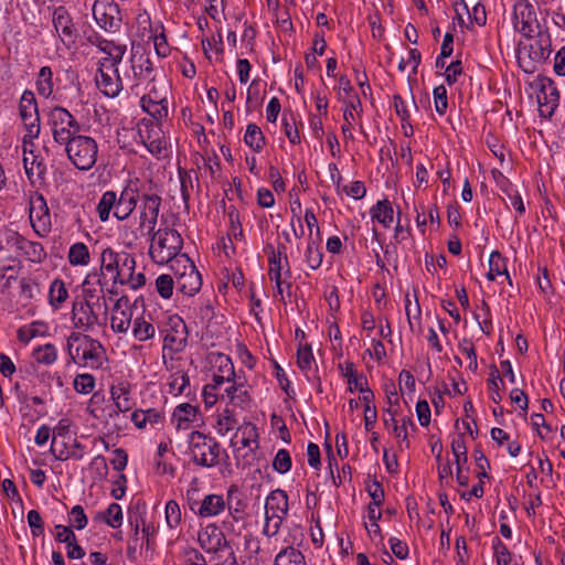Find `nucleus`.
Returning <instances> with one entry per match:
<instances>
[{"label":"nucleus","mask_w":565,"mask_h":565,"mask_svg":"<svg viewBox=\"0 0 565 565\" xmlns=\"http://www.w3.org/2000/svg\"><path fill=\"white\" fill-rule=\"evenodd\" d=\"M97 309L100 303H92L89 300L76 298L72 306V322L76 329L90 331L96 324H100Z\"/></svg>","instance_id":"obj_16"},{"label":"nucleus","mask_w":565,"mask_h":565,"mask_svg":"<svg viewBox=\"0 0 565 565\" xmlns=\"http://www.w3.org/2000/svg\"><path fill=\"white\" fill-rule=\"evenodd\" d=\"M156 245L151 244L149 255L151 259L159 265L168 264L174 260V264H180L181 250L183 247V238L181 234L170 227L159 228L148 234Z\"/></svg>","instance_id":"obj_2"},{"label":"nucleus","mask_w":565,"mask_h":565,"mask_svg":"<svg viewBox=\"0 0 565 565\" xmlns=\"http://www.w3.org/2000/svg\"><path fill=\"white\" fill-rule=\"evenodd\" d=\"M320 243L321 233L320 228L317 227V237L316 239L308 238V244L305 252V260L307 265L313 270L318 269L321 266L323 259V253Z\"/></svg>","instance_id":"obj_28"},{"label":"nucleus","mask_w":565,"mask_h":565,"mask_svg":"<svg viewBox=\"0 0 565 565\" xmlns=\"http://www.w3.org/2000/svg\"><path fill=\"white\" fill-rule=\"evenodd\" d=\"M174 289L173 278L168 274H162L156 279V290L163 299H170Z\"/></svg>","instance_id":"obj_56"},{"label":"nucleus","mask_w":565,"mask_h":565,"mask_svg":"<svg viewBox=\"0 0 565 565\" xmlns=\"http://www.w3.org/2000/svg\"><path fill=\"white\" fill-rule=\"evenodd\" d=\"M40 199L42 201V205L36 213L34 211V209H31L30 221H31L34 232L40 237H45L49 234V232L51 231V217H50L49 207H47L45 201L43 200L42 196Z\"/></svg>","instance_id":"obj_27"},{"label":"nucleus","mask_w":565,"mask_h":565,"mask_svg":"<svg viewBox=\"0 0 565 565\" xmlns=\"http://www.w3.org/2000/svg\"><path fill=\"white\" fill-rule=\"evenodd\" d=\"M211 363L217 369V373L224 374L226 377L234 380L236 377L232 359L223 353L212 354Z\"/></svg>","instance_id":"obj_45"},{"label":"nucleus","mask_w":565,"mask_h":565,"mask_svg":"<svg viewBox=\"0 0 565 565\" xmlns=\"http://www.w3.org/2000/svg\"><path fill=\"white\" fill-rule=\"evenodd\" d=\"M96 520L105 522L113 529L120 527L124 520L121 507L116 502L110 503L105 511L97 513Z\"/></svg>","instance_id":"obj_37"},{"label":"nucleus","mask_w":565,"mask_h":565,"mask_svg":"<svg viewBox=\"0 0 565 565\" xmlns=\"http://www.w3.org/2000/svg\"><path fill=\"white\" fill-rule=\"evenodd\" d=\"M104 278H105L104 273H97V271L89 273L85 277V279L82 284L83 298H79V300H89V302H92V303H94V302L100 303V299H103L104 308L106 311L107 306L105 302V298H104V296L99 295V294H103V291H104V285H105Z\"/></svg>","instance_id":"obj_22"},{"label":"nucleus","mask_w":565,"mask_h":565,"mask_svg":"<svg viewBox=\"0 0 565 565\" xmlns=\"http://www.w3.org/2000/svg\"><path fill=\"white\" fill-rule=\"evenodd\" d=\"M282 126H284L285 135L288 138V140L292 145H299L301 142V138L299 135L298 127L296 125L295 117L291 113L289 114V118H288V115L286 113H284Z\"/></svg>","instance_id":"obj_53"},{"label":"nucleus","mask_w":565,"mask_h":565,"mask_svg":"<svg viewBox=\"0 0 565 565\" xmlns=\"http://www.w3.org/2000/svg\"><path fill=\"white\" fill-rule=\"evenodd\" d=\"M387 414H390V422H392V431L396 438H399L403 443H405V446L409 447V440H408V434H407V426L409 425L413 429H416L415 424L409 416H404L401 419V424L395 418V412L388 407L385 409Z\"/></svg>","instance_id":"obj_34"},{"label":"nucleus","mask_w":565,"mask_h":565,"mask_svg":"<svg viewBox=\"0 0 565 565\" xmlns=\"http://www.w3.org/2000/svg\"><path fill=\"white\" fill-rule=\"evenodd\" d=\"M535 88L541 116L552 117L559 103V92L555 82L547 76L539 75Z\"/></svg>","instance_id":"obj_13"},{"label":"nucleus","mask_w":565,"mask_h":565,"mask_svg":"<svg viewBox=\"0 0 565 565\" xmlns=\"http://www.w3.org/2000/svg\"><path fill=\"white\" fill-rule=\"evenodd\" d=\"M435 110L440 116L445 115L448 108L447 89L444 85L436 86L433 90Z\"/></svg>","instance_id":"obj_59"},{"label":"nucleus","mask_w":565,"mask_h":565,"mask_svg":"<svg viewBox=\"0 0 565 565\" xmlns=\"http://www.w3.org/2000/svg\"><path fill=\"white\" fill-rule=\"evenodd\" d=\"M95 377L89 373L77 374L74 379V390L79 394H89L95 388Z\"/></svg>","instance_id":"obj_52"},{"label":"nucleus","mask_w":565,"mask_h":565,"mask_svg":"<svg viewBox=\"0 0 565 565\" xmlns=\"http://www.w3.org/2000/svg\"><path fill=\"white\" fill-rule=\"evenodd\" d=\"M166 520L169 527L174 529L181 522V510L177 501L169 500L166 504Z\"/></svg>","instance_id":"obj_64"},{"label":"nucleus","mask_w":565,"mask_h":565,"mask_svg":"<svg viewBox=\"0 0 565 565\" xmlns=\"http://www.w3.org/2000/svg\"><path fill=\"white\" fill-rule=\"evenodd\" d=\"M170 329L166 330L163 337V353L169 351L171 354L182 352L188 343V329L180 317L170 318ZM166 355L163 354V358Z\"/></svg>","instance_id":"obj_20"},{"label":"nucleus","mask_w":565,"mask_h":565,"mask_svg":"<svg viewBox=\"0 0 565 565\" xmlns=\"http://www.w3.org/2000/svg\"><path fill=\"white\" fill-rule=\"evenodd\" d=\"M92 11L94 20L104 31L115 33L120 30L121 10L114 0H95Z\"/></svg>","instance_id":"obj_12"},{"label":"nucleus","mask_w":565,"mask_h":565,"mask_svg":"<svg viewBox=\"0 0 565 565\" xmlns=\"http://www.w3.org/2000/svg\"><path fill=\"white\" fill-rule=\"evenodd\" d=\"M22 254L32 263H42L46 258V252L40 242L28 241Z\"/></svg>","instance_id":"obj_51"},{"label":"nucleus","mask_w":565,"mask_h":565,"mask_svg":"<svg viewBox=\"0 0 565 565\" xmlns=\"http://www.w3.org/2000/svg\"><path fill=\"white\" fill-rule=\"evenodd\" d=\"M95 82L99 92L110 98L118 96L122 89V81L119 73L111 76L104 70L98 68Z\"/></svg>","instance_id":"obj_25"},{"label":"nucleus","mask_w":565,"mask_h":565,"mask_svg":"<svg viewBox=\"0 0 565 565\" xmlns=\"http://www.w3.org/2000/svg\"><path fill=\"white\" fill-rule=\"evenodd\" d=\"M529 43L523 46L526 52V58L518 57L519 65L526 74H532L537 70L539 65L544 64L552 53V39L548 29L523 35Z\"/></svg>","instance_id":"obj_3"},{"label":"nucleus","mask_w":565,"mask_h":565,"mask_svg":"<svg viewBox=\"0 0 565 565\" xmlns=\"http://www.w3.org/2000/svg\"><path fill=\"white\" fill-rule=\"evenodd\" d=\"M372 220L377 221L384 227H390L394 218V210L387 199L380 200L370 210Z\"/></svg>","instance_id":"obj_33"},{"label":"nucleus","mask_w":565,"mask_h":565,"mask_svg":"<svg viewBox=\"0 0 565 565\" xmlns=\"http://www.w3.org/2000/svg\"><path fill=\"white\" fill-rule=\"evenodd\" d=\"M156 329L152 323L142 317L135 319L132 324V334L136 340L143 342L154 337Z\"/></svg>","instance_id":"obj_43"},{"label":"nucleus","mask_w":565,"mask_h":565,"mask_svg":"<svg viewBox=\"0 0 565 565\" xmlns=\"http://www.w3.org/2000/svg\"><path fill=\"white\" fill-rule=\"evenodd\" d=\"M110 394L111 398L115 401L116 415L118 413H126L131 409L132 403L129 396V391L125 385L119 384L118 386L111 387Z\"/></svg>","instance_id":"obj_40"},{"label":"nucleus","mask_w":565,"mask_h":565,"mask_svg":"<svg viewBox=\"0 0 565 565\" xmlns=\"http://www.w3.org/2000/svg\"><path fill=\"white\" fill-rule=\"evenodd\" d=\"M500 384L503 385V380L500 377L498 367L493 364L490 367V379L488 380V388L491 392L490 398L495 404H499L502 401V395L500 393Z\"/></svg>","instance_id":"obj_50"},{"label":"nucleus","mask_w":565,"mask_h":565,"mask_svg":"<svg viewBox=\"0 0 565 565\" xmlns=\"http://www.w3.org/2000/svg\"><path fill=\"white\" fill-rule=\"evenodd\" d=\"M70 526L76 530H83L87 526L88 519L84 511V508L79 504L74 505L70 512Z\"/></svg>","instance_id":"obj_57"},{"label":"nucleus","mask_w":565,"mask_h":565,"mask_svg":"<svg viewBox=\"0 0 565 565\" xmlns=\"http://www.w3.org/2000/svg\"><path fill=\"white\" fill-rule=\"evenodd\" d=\"M232 492H233V490L230 489L228 493H227L226 507L228 509V513L232 516V519L235 522H242L245 520V516H246V512H245L246 504L243 503L241 500H237L234 505L232 502Z\"/></svg>","instance_id":"obj_58"},{"label":"nucleus","mask_w":565,"mask_h":565,"mask_svg":"<svg viewBox=\"0 0 565 565\" xmlns=\"http://www.w3.org/2000/svg\"><path fill=\"white\" fill-rule=\"evenodd\" d=\"M45 323L41 321H34L26 328H20L18 330V338L22 342H29L31 339L43 335L44 332L40 330V328H45Z\"/></svg>","instance_id":"obj_60"},{"label":"nucleus","mask_w":565,"mask_h":565,"mask_svg":"<svg viewBox=\"0 0 565 565\" xmlns=\"http://www.w3.org/2000/svg\"><path fill=\"white\" fill-rule=\"evenodd\" d=\"M131 317V310H117V312L113 311L110 319L111 330L116 333H125L130 327Z\"/></svg>","instance_id":"obj_47"},{"label":"nucleus","mask_w":565,"mask_h":565,"mask_svg":"<svg viewBox=\"0 0 565 565\" xmlns=\"http://www.w3.org/2000/svg\"><path fill=\"white\" fill-rule=\"evenodd\" d=\"M143 143L148 151L157 158H160L162 152L167 149L166 139L160 136L153 137L151 134H148L147 139L143 140Z\"/></svg>","instance_id":"obj_61"},{"label":"nucleus","mask_w":565,"mask_h":565,"mask_svg":"<svg viewBox=\"0 0 565 565\" xmlns=\"http://www.w3.org/2000/svg\"><path fill=\"white\" fill-rule=\"evenodd\" d=\"M540 8L530 0H518L513 6V26L521 35H531L548 29L546 17L539 18Z\"/></svg>","instance_id":"obj_7"},{"label":"nucleus","mask_w":565,"mask_h":565,"mask_svg":"<svg viewBox=\"0 0 565 565\" xmlns=\"http://www.w3.org/2000/svg\"><path fill=\"white\" fill-rule=\"evenodd\" d=\"M51 452L56 460L65 461L70 458L81 460V455L75 451H70V447L66 440H57L56 436H53L51 444Z\"/></svg>","instance_id":"obj_46"},{"label":"nucleus","mask_w":565,"mask_h":565,"mask_svg":"<svg viewBox=\"0 0 565 565\" xmlns=\"http://www.w3.org/2000/svg\"><path fill=\"white\" fill-rule=\"evenodd\" d=\"M38 94L43 98H50L54 92L53 72L50 66H42L35 79Z\"/></svg>","instance_id":"obj_32"},{"label":"nucleus","mask_w":565,"mask_h":565,"mask_svg":"<svg viewBox=\"0 0 565 565\" xmlns=\"http://www.w3.org/2000/svg\"><path fill=\"white\" fill-rule=\"evenodd\" d=\"M493 555L497 561V565H511L512 554L508 546L500 540L499 536H494L492 540Z\"/></svg>","instance_id":"obj_49"},{"label":"nucleus","mask_w":565,"mask_h":565,"mask_svg":"<svg viewBox=\"0 0 565 565\" xmlns=\"http://www.w3.org/2000/svg\"><path fill=\"white\" fill-rule=\"evenodd\" d=\"M130 66L132 71L134 87L143 83L156 81V70L149 53L145 50H134L130 56Z\"/></svg>","instance_id":"obj_18"},{"label":"nucleus","mask_w":565,"mask_h":565,"mask_svg":"<svg viewBox=\"0 0 565 565\" xmlns=\"http://www.w3.org/2000/svg\"><path fill=\"white\" fill-rule=\"evenodd\" d=\"M64 146L67 158L78 170L88 171L95 166L98 145L93 137L78 134Z\"/></svg>","instance_id":"obj_6"},{"label":"nucleus","mask_w":565,"mask_h":565,"mask_svg":"<svg viewBox=\"0 0 565 565\" xmlns=\"http://www.w3.org/2000/svg\"><path fill=\"white\" fill-rule=\"evenodd\" d=\"M288 495L285 490H273L266 499V515L264 533L273 536L278 533L282 521L288 515Z\"/></svg>","instance_id":"obj_10"},{"label":"nucleus","mask_w":565,"mask_h":565,"mask_svg":"<svg viewBox=\"0 0 565 565\" xmlns=\"http://www.w3.org/2000/svg\"><path fill=\"white\" fill-rule=\"evenodd\" d=\"M181 258H183L184 262L183 271L175 269L174 264L171 265V268L174 270L177 276V291L184 296L192 297L200 291L202 287V277L186 254L181 255Z\"/></svg>","instance_id":"obj_14"},{"label":"nucleus","mask_w":565,"mask_h":565,"mask_svg":"<svg viewBox=\"0 0 565 565\" xmlns=\"http://www.w3.org/2000/svg\"><path fill=\"white\" fill-rule=\"evenodd\" d=\"M53 139L58 145H66L77 136L82 127L76 118L64 107L54 106L47 115Z\"/></svg>","instance_id":"obj_8"},{"label":"nucleus","mask_w":565,"mask_h":565,"mask_svg":"<svg viewBox=\"0 0 565 565\" xmlns=\"http://www.w3.org/2000/svg\"><path fill=\"white\" fill-rule=\"evenodd\" d=\"M23 166L25 169L26 175L30 178L34 173V169H36L38 175L42 177L45 171L46 167L43 163L42 160L38 159V156L33 153V156H28L26 151L23 149Z\"/></svg>","instance_id":"obj_54"},{"label":"nucleus","mask_w":565,"mask_h":565,"mask_svg":"<svg viewBox=\"0 0 565 565\" xmlns=\"http://www.w3.org/2000/svg\"><path fill=\"white\" fill-rule=\"evenodd\" d=\"M52 23L63 45L72 49L76 44L77 29L66 7L58 6L53 10Z\"/></svg>","instance_id":"obj_15"},{"label":"nucleus","mask_w":565,"mask_h":565,"mask_svg":"<svg viewBox=\"0 0 565 565\" xmlns=\"http://www.w3.org/2000/svg\"><path fill=\"white\" fill-rule=\"evenodd\" d=\"M199 407L189 403L178 405L172 413V423L177 429H188L190 424L196 420Z\"/></svg>","instance_id":"obj_26"},{"label":"nucleus","mask_w":565,"mask_h":565,"mask_svg":"<svg viewBox=\"0 0 565 565\" xmlns=\"http://www.w3.org/2000/svg\"><path fill=\"white\" fill-rule=\"evenodd\" d=\"M265 250L268 252V254H269L268 255L269 279L274 282L279 284V278H282V274L287 278H290L291 269H290V264H289L287 255H285L284 259H282L281 252H275V248L273 247V245H267Z\"/></svg>","instance_id":"obj_23"},{"label":"nucleus","mask_w":565,"mask_h":565,"mask_svg":"<svg viewBox=\"0 0 565 565\" xmlns=\"http://www.w3.org/2000/svg\"><path fill=\"white\" fill-rule=\"evenodd\" d=\"M194 172L193 169L186 170L184 168L178 167V174L180 179V191H181V198L184 203L185 209H189V202L191 198V191L194 188V181L196 183V186L200 188V181L199 177L195 174L194 179L192 178V173Z\"/></svg>","instance_id":"obj_30"},{"label":"nucleus","mask_w":565,"mask_h":565,"mask_svg":"<svg viewBox=\"0 0 565 565\" xmlns=\"http://www.w3.org/2000/svg\"><path fill=\"white\" fill-rule=\"evenodd\" d=\"M192 461L203 468H213L220 462L221 444L216 438L193 430L188 439Z\"/></svg>","instance_id":"obj_4"},{"label":"nucleus","mask_w":565,"mask_h":565,"mask_svg":"<svg viewBox=\"0 0 565 565\" xmlns=\"http://www.w3.org/2000/svg\"><path fill=\"white\" fill-rule=\"evenodd\" d=\"M66 350L70 361L82 367L98 370L106 360L103 344L90 335L72 332L67 338Z\"/></svg>","instance_id":"obj_1"},{"label":"nucleus","mask_w":565,"mask_h":565,"mask_svg":"<svg viewBox=\"0 0 565 565\" xmlns=\"http://www.w3.org/2000/svg\"><path fill=\"white\" fill-rule=\"evenodd\" d=\"M274 565H307V563L300 550L287 546L276 555Z\"/></svg>","instance_id":"obj_35"},{"label":"nucleus","mask_w":565,"mask_h":565,"mask_svg":"<svg viewBox=\"0 0 565 565\" xmlns=\"http://www.w3.org/2000/svg\"><path fill=\"white\" fill-rule=\"evenodd\" d=\"M136 259L127 252H116L105 248L100 255V273L111 274L114 284L126 285L135 271Z\"/></svg>","instance_id":"obj_5"},{"label":"nucleus","mask_w":565,"mask_h":565,"mask_svg":"<svg viewBox=\"0 0 565 565\" xmlns=\"http://www.w3.org/2000/svg\"><path fill=\"white\" fill-rule=\"evenodd\" d=\"M244 142L255 152H260L266 145V138L262 129L256 124L250 122L246 127Z\"/></svg>","instance_id":"obj_36"},{"label":"nucleus","mask_w":565,"mask_h":565,"mask_svg":"<svg viewBox=\"0 0 565 565\" xmlns=\"http://www.w3.org/2000/svg\"><path fill=\"white\" fill-rule=\"evenodd\" d=\"M68 263L72 266H86L89 264L90 255L86 244L78 242L71 245L68 249Z\"/></svg>","instance_id":"obj_41"},{"label":"nucleus","mask_w":565,"mask_h":565,"mask_svg":"<svg viewBox=\"0 0 565 565\" xmlns=\"http://www.w3.org/2000/svg\"><path fill=\"white\" fill-rule=\"evenodd\" d=\"M19 115L25 128V135L22 141L24 142V150L26 151L28 143L33 146L34 139L39 137L41 131L38 100L35 94L30 89H25L21 95Z\"/></svg>","instance_id":"obj_9"},{"label":"nucleus","mask_w":565,"mask_h":565,"mask_svg":"<svg viewBox=\"0 0 565 565\" xmlns=\"http://www.w3.org/2000/svg\"><path fill=\"white\" fill-rule=\"evenodd\" d=\"M68 298V291L62 279H54L49 290V301L53 309L57 310Z\"/></svg>","instance_id":"obj_38"},{"label":"nucleus","mask_w":565,"mask_h":565,"mask_svg":"<svg viewBox=\"0 0 565 565\" xmlns=\"http://www.w3.org/2000/svg\"><path fill=\"white\" fill-rule=\"evenodd\" d=\"M292 466L290 454L287 449H279L273 460V468L280 475L287 473Z\"/></svg>","instance_id":"obj_55"},{"label":"nucleus","mask_w":565,"mask_h":565,"mask_svg":"<svg viewBox=\"0 0 565 565\" xmlns=\"http://www.w3.org/2000/svg\"><path fill=\"white\" fill-rule=\"evenodd\" d=\"M189 509L200 518H212L222 513L226 508V501L221 494H206L199 498V490L191 488L186 491Z\"/></svg>","instance_id":"obj_11"},{"label":"nucleus","mask_w":565,"mask_h":565,"mask_svg":"<svg viewBox=\"0 0 565 565\" xmlns=\"http://www.w3.org/2000/svg\"><path fill=\"white\" fill-rule=\"evenodd\" d=\"M32 355L38 363L51 365L57 360V349L54 344L46 343L35 348Z\"/></svg>","instance_id":"obj_44"},{"label":"nucleus","mask_w":565,"mask_h":565,"mask_svg":"<svg viewBox=\"0 0 565 565\" xmlns=\"http://www.w3.org/2000/svg\"><path fill=\"white\" fill-rule=\"evenodd\" d=\"M139 206V230H148V234L156 228L162 199L154 192H143L140 198Z\"/></svg>","instance_id":"obj_17"},{"label":"nucleus","mask_w":565,"mask_h":565,"mask_svg":"<svg viewBox=\"0 0 565 565\" xmlns=\"http://www.w3.org/2000/svg\"><path fill=\"white\" fill-rule=\"evenodd\" d=\"M200 546L207 553H218L225 550H232L223 531L215 524H209L199 532ZM233 554V551H231Z\"/></svg>","instance_id":"obj_21"},{"label":"nucleus","mask_w":565,"mask_h":565,"mask_svg":"<svg viewBox=\"0 0 565 565\" xmlns=\"http://www.w3.org/2000/svg\"><path fill=\"white\" fill-rule=\"evenodd\" d=\"M141 108L149 114L156 121L161 122L162 119L168 117V100L162 98L154 100L150 96H142L140 99Z\"/></svg>","instance_id":"obj_29"},{"label":"nucleus","mask_w":565,"mask_h":565,"mask_svg":"<svg viewBox=\"0 0 565 565\" xmlns=\"http://www.w3.org/2000/svg\"><path fill=\"white\" fill-rule=\"evenodd\" d=\"M138 184V179H136L135 181L130 180L127 183V185L122 189L120 195L117 196V202L114 211V216L117 220H127L137 207V203L141 198Z\"/></svg>","instance_id":"obj_19"},{"label":"nucleus","mask_w":565,"mask_h":565,"mask_svg":"<svg viewBox=\"0 0 565 565\" xmlns=\"http://www.w3.org/2000/svg\"><path fill=\"white\" fill-rule=\"evenodd\" d=\"M190 379L186 372L183 370H178L173 372L170 376V381L168 383L170 390L169 393L173 395H180L184 392L185 387L189 386Z\"/></svg>","instance_id":"obj_48"},{"label":"nucleus","mask_w":565,"mask_h":565,"mask_svg":"<svg viewBox=\"0 0 565 565\" xmlns=\"http://www.w3.org/2000/svg\"><path fill=\"white\" fill-rule=\"evenodd\" d=\"M504 275L509 285L512 286V279L507 268V259L498 250H493L489 257V271L487 273V279L493 281L497 276Z\"/></svg>","instance_id":"obj_31"},{"label":"nucleus","mask_w":565,"mask_h":565,"mask_svg":"<svg viewBox=\"0 0 565 565\" xmlns=\"http://www.w3.org/2000/svg\"><path fill=\"white\" fill-rule=\"evenodd\" d=\"M459 350L461 353L466 354L469 362V370L476 372L478 370V361H477V352L473 342L470 339H462L459 343Z\"/></svg>","instance_id":"obj_63"},{"label":"nucleus","mask_w":565,"mask_h":565,"mask_svg":"<svg viewBox=\"0 0 565 565\" xmlns=\"http://www.w3.org/2000/svg\"><path fill=\"white\" fill-rule=\"evenodd\" d=\"M116 202L117 194L115 191L109 190L103 193L96 207V211L102 222H106L109 218L110 211H115Z\"/></svg>","instance_id":"obj_42"},{"label":"nucleus","mask_w":565,"mask_h":565,"mask_svg":"<svg viewBox=\"0 0 565 565\" xmlns=\"http://www.w3.org/2000/svg\"><path fill=\"white\" fill-rule=\"evenodd\" d=\"M315 362L311 347L306 344L299 347L297 351V364L302 372H307L311 369V363Z\"/></svg>","instance_id":"obj_62"},{"label":"nucleus","mask_w":565,"mask_h":565,"mask_svg":"<svg viewBox=\"0 0 565 565\" xmlns=\"http://www.w3.org/2000/svg\"><path fill=\"white\" fill-rule=\"evenodd\" d=\"M491 173L497 186L509 198L514 210L520 214H523L525 212V206L521 195L516 190H514L511 181L498 169H493Z\"/></svg>","instance_id":"obj_24"},{"label":"nucleus","mask_w":565,"mask_h":565,"mask_svg":"<svg viewBox=\"0 0 565 565\" xmlns=\"http://www.w3.org/2000/svg\"><path fill=\"white\" fill-rule=\"evenodd\" d=\"M226 212L230 220V233L227 234V241L230 243V247L235 250V247L232 243V237L235 239H243L244 231L242 227L238 210L234 205H230Z\"/></svg>","instance_id":"obj_39"}]
</instances>
